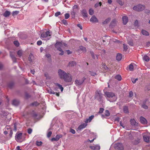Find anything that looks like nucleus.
<instances>
[{"mask_svg": "<svg viewBox=\"0 0 150 150\" xmlns=\"http://www.w3.org/2000/svg\"><path fill=\"white\" fill-rule=\"evenodd\" d=\"M90 74L92 76H94L96 74V73L93 71H90Z\"/></svg>", "mask_w": 150, "mask_h": 150, "instance_id": "6e6d98bb", "label": "nucleus"}, {"mask_svg": "<svg viewBox=\"0 0 150 150\" xmlns=\"http://www.w3.org/2000/svg\"><path fill=\"white\" fill-rule=\"evenodd\" d=\"M123 48L126 51L127 49V46L126 45L123 44Z\"/></svg>", "mask_w": 150, "mask_h": 150, "instance_id": "13d9d810", "label": "nucleus"}, {"mask_svg": "<svg viewBox=\"0 0 150 150\" xmlns=\"http://www.w3.org/2000/svg\"><path fill=\"white\" fill-rule=\"evenodd\" d=\"M133 96V93L132 91H130L129 92V97L130 98L132 97Z\"/></svg>", "mask_w": 150, "mask_h": 150, "instance_id": "3c124183", "label": "nucleus"}, {"mask_svg": "<svg viewBox=\"0 0 150 150\" xmlns=\"http://www.w3.org/2000/svg\"><path fill=\"white\" fill-rule=\"evenodd\" d=\"M104 110V109L103 108H100L99 111V112L100 113H102L103 112Z\"/></svg>", "mask_w": 150, "mask_h": 150, "instance_id": "69168bd1", "label": "nucleus"}, {"mask_svg": "<svg viewBox=\"0 0 150 150\" xmlns=\"http://www.w3.org/2000/svg\"><path fill=\"white\" fill-rule=\"evenodd\" d=\"M145 8V6L144 5L139 4L137 6H134L133 8V9L135 11H140L144 10Z\"/></svg>", "mask_w": 150, "mask_h": 150, "instance_id": "20e7f679", "label": "nucleus"}, {"mask_svg": "<svg viewBox=\"0 0 150 150\" xmlns=\"http://www.w3.org/2000/svg\"><path fill=\"white\" fill-rule=\"evenodd\" d=\"M42 42L41 41H38L37 42V44L38 45H41L42 44Z\"/></svg>", "mask_w": 150, "mask_h": 150, "instance_id": "680f3d73", "label": "nucleus"}, {"mask_svg": "<svg viewBox=\"0 0 150 150\" xmlns=\"http://www.w3.org/2000/svg\"><path fill=\"white\" fill-rule=\"evenodd\" d=\"M77 25V26L79 27L81 30H82V27L81 24H79Z\"/></svg>", "mask_w": 150, "mask_h": 150, "instance_id": "e2e57ef3", "label": "nucleus"}, {"mask_svg": "<svg viewBox=\"0 0 150 150\" xmlns=\"http://www.w3.org/2000/svg\"><path fill=\"white\" fill-rule=\"evenodd\" d=\"M90 21L92 23H97L98 21L97 18L95 16H93L90 19Z\"/></svg>", "mask_w": 150, "mask_h": 150, "instance_id": "2eb2a0df", "label": "nucleus"}, {"mask_svg": "<svg viewBox=\"0 0 150 150\" xmlns=\"http://www.w3.org/2000/svg\"><path fill=\"white\" fill-rule=\"evenodd\" d=\"M16 141L18 142H20L22 137V133H19L17 134L16 135Z\"/></svg>", "mask_w": 150, "mask_h": 150, "instance_id": "4468645a", "label": "nucleus"}, {"mask_svg": "<svg viewBox=\"0 0 150 150\" xmlns=\"http://www.w3.org/2000/svg\"><path fill=\"white\" fill-rule=\"evenodd\" d=\"M105 96L107 97V100L110 102L115 101L117 99V97L115 93L111 92H105Z\"/></svg>", "mask_w": 150, "mask_h": 150, "instance_id": "f03ea898", "label": "nucleus"}, {"mask_svg": "<svg viewBox=\"0 0 150 150\" xmlns=\"http://www.w3.org/2000/svg\"><path fill=\"white\" fill-rule=\"evenodd\" d=\"M42 143L40 141H37L36 142V144L37 146H39L42 145Z\"/></svg>", "mask_w": 150, "mask_h": 150, "instance_id": "7c9ffc66", "label": "nucleus"}, {"mask_svg": "<svg viewBox=\"0 0 150 150\" xmlns=\"http://www.w3.org/2000/svg\"><path fill=\"white\" fill-rule=\"evenodd\" d=\"M45 76L47 79H50V76L47 73H45Z\"/></svg>", "mask_w": 150, "mask_h": 150, "instance_id": "a18cd8bd", "label": "nucleus"}, {"mask_svg": "<svg viewBox=\"0 0 150 150\" xmlns=\"http://www.w3.org/2000/svg\"><path fill=\"white\" fill-rule=\"evenodd\" d=\"M48 91L49 93L50 94H55V92H54V91H53L51 90H48Z\"/></svg>", "mask_w": 150, "mask_h": 150, "instance_id": "09e8293b", "label": "nucleus"}, {"mask_svg": "<svg viewBox=\"0 0 150 150\" xmlns=\"http://www.w3.org/2000/svg\"><path fill=\"white\" fill-rule=\"evenodd\" d=\"M33 57V55L32 54H30L28 57V59L29 61L31 62L32 61V59Z\"/></svg>", "mask_w": 150, "mask_h": 150, "instance_id": "4c0bfd02", "label": "nucleus"}, {"mask_svg": "<svg viewBox=\"0 0 150 150\" xmlns=\"http://www.w3.org/2000/svg\"><path fill=\"white\" fill-rule=\"evenodd\" d=\"M33 105H35V106L38 105H39V103L37 102H35L32 104Z\"/></svg>", "mask_w": 150, "mask_h": 150, "instance_id": "338daca9", "label": "nucleus"}, {"mask_svg": "<svg viewBox=\"0 0 150 150\" xmlns=\"http://www.w3.org/2000/svg\"><path fill=\"white\" fill-rule=\"evenodd\" d=\"M81 13L83 17H87V13L86 10L83 9L81 11Z\"/></svg>", "mask_w": 150, "mask_h": 150, "instance_id": "6ab92c4d", "label": "nucleus"}, {"mask_svg": "<svg viewBox=\"0 0 150 150\" xmlns=\"http://www.w3.org/2000/svg\"><path fill=\"white\" fill-rule=\"evenodd\" d=\"M62 22L63 24L65 25H67V21L64 19H63L62 21Z\"/></svg>", "mask_w": 150, "mask_h": 150, "instance_id": "5fc2aeb1", "label": "nucleus"}, {"mask_svg": "<svg viewBox=\"0 0 150 150\" xmlns=\"http://www.w3.org/2000/svg\"><path fill=\"white\" fill-rule=\"evenodd\" d=\"M137 80V79H134V78H132L131 79L133 83H135Z\"/></svg>", "mask_w": 150, "mask_h": 150, "instance_id": "603ef678", "label": "nucleus"}, {"mask_svg": "<svg viewBox=\"0 0 150 150\" xmlns=\"http://www.w3.org/2000/svg\"><path fill=\"white\" fill-rule=\"evenodd\" d=\"M61 14V13L60 12H58L56 13L55 14V16L56 17H57L59 15Z\"/></svg>", "mask_w": 150, "mask_h": 150, "instance_id": "4d7b16f0", "label": "nucleus"}, {"mask_svg": "<svg viewBox=\"0 0 150 150\" xmlns=\"http://www.w3.org/2000/svg\"><path fill=\"white\" fill-rule=\"evenodd\" d=\"M89 14L91 15H92L94 13L93 10L91 8H90L89 11Z\"/></svg>", "mask_w": 150, "mask_h": 150, "instance_id": "58836bf2", "label": "nucleus"}, {"mask_svg": "<svg viewBox=\"0 0 150 150\" xmlns=\"http://www.w3.org/2000/svg\"><path fill=\"white\" fill-rule=\"evenodd\" d=\"M58 74L61 79H63L66 82H71L72 78L69 74H67L64 71L59 69L58 71Z\"/></svg>", "mask_w": 150, "mask_h": 150, "instance_id": "f257e3e1", "label": "nucleus"}, {"mask_svg": "<svg viewBox=\"0 0 150 150\" xmlns=\"http://www.w3.org/2000/svg\"><path fill=\"white\" fill-rule=\"evenodd\" d=\"M110 113L109 112L108 110H106L105 112V115L106 116H109Z\"/></svg>", "mask_w": 150, "mask_h": 150, "instance_id": "37998d69", "label": "nucleus"}, {"mask_svg": "<svg viewBox=\"0 0 150 150\" xmlns=\"http://www.w3.org/2000/svg\"><path fill=\"white\" fill-rule=\"evenodd\" d=\"M62 137L63 135L62 134H57L55 137L52 138L51 139V141L52 142L57 141L60 138Z\"/></svg>", "mask_w": 150, "mask_h": 150, "instance_id": "0eeeda50", "label": "nucleus"}, {"mask_svg": "<svg viewBox=\"0 0 150 150\" xmlns=\"http://www.w3.org/2000/svg\"><path fill=\"white\" fill-rule=\"evenodd\" d=\"M84 132H89L90 133V135L89 136V137H90L92 138L93 137V139L91 141L89 140L90 141V142H92L95 139L97 135L96 134L93 133V132H90L89 130H84Z\"/></svg>", "mask_w": 150, "mask_h": 150, "instance_id": "39448f33", "label": "nucleus"}, {"mask_svg": "<svg viewBox=\"0 0 150 150\" xmlns=\"http://www.w3.org/2000/svg\"><path fill=\"white\" fill-rule=\"evenodd\" d=\"M17 54L18 57H20L23 55V51L21 50H19Z\"/></svg>", "mask_w": 150, "mask_h": 150, "instance_id": "b1692460", "label": "nucleus"}, {"mask_svg": "<svg viewBox=\"0 0 150 150\" xmlns=\"http://www.w3.org/2000/svg\"><path fill=\"white\" fill-rule=\"evenodd\" d=\"M19 103V102L18 100H14L13 101L12 104L14 105H18Z\"/></svg>", "mask_w": 150, "mask_h": 150, "instance_id": "393cba45", "label": "nucleus"}, {"mask_svg": "<svg viewBox=\"0 0 150 150\" xmlns=\"http://www.w3.org/2000/svg\"><path fill=\"white\" fill-rule=\"evenodd\" d=\"M116 21L115 19L113 20L110 23V25L112 26H114L115 24Z\"/></svg>", "mask_w": 150, "mask_h": 150, "instance_id": "79ce46f5", "label": "nucleus"}, {"mask_svg": "<svg viewBox=\"0 0 150 150\" xmlns=\"http://www.w3.org/2000/svg\"><path fill=\"white\" fill-rule=\"evenodd\" d=\"M64 16L65 19H67L69 17L70 15L69 13H66L65 14Z\"/></svg>", "mask_w": 150, "mask_h": 150, "instance_id": "49530a36", "label": "nucleus"}, {"mask_svg": "<svg viewBox=\"0 0 150 150\" xmlns=\"http://www.w3.org/2000/svg\"><path fill=\"white\" fill-rule=\"evenodd\" d=\"M115 79L117 80L118 81H121L122 79L121 76L120 75H116L115 77Z\"/></svg>", "mask_w": 150, "mask_h": 150, "instance_id": "c756f323", "label": "nucleus"}, {"mask_svg": "<svg viewBox=\"0 0 150 150\" xmlns=\"http://www.w3.org/2000/svg\"><path fill=\"white\" fill-rule=\"evenodd\" d=\"M55 85L56 86H58L61 90V91L62 92L63 90V88L62 87V86L60 85V84L57 83H55Z\"/></svg>", "mask_w": 150, "mask_h": 150, "instance_id": "c85d7f7f", "label": "nucleus"}, {"mask_svg": "<svg viewBox=\"0 0 150 150\" xmlns=\"http://www.w3.org/2000/svg\"><path fill=\"white\" fill-rule=\"evenodd\" d=\"M55 47L57 48V50L61 52L59 54L60 55H63L64 53V51L61 48L62 47V43L60 42H57L55 44Z\"/></svg>", "mask_w": 150, "mask_h": 150, "instance_id": "7ed1b4c3", "label": "nucleus"}, {"mask_svg": "<svg viewBox=\"0 0 150 150\" xmlns=\"http://www.w3.org/2000/svg\"><path fill=\"white\" fill-rule=\"evenodd\" d=\"M128 43L130 45L132 46L133 45V42L132 41H128Z\"/></svg>", "mask_w": 150, "mask_h": 150, "instance_id": "774afa93", "label": "nucleus"}, {"mask_svg": "<svg viewBox=\"0 0 150 150\" xmlns=\"http://www.w3.org/2000/svg\"><path fill=\"white\" fill-rule=\"evenodd\" d=\"M122 57V54L120 53H118L116 57V59L118 61H120Z\"/></svg>", "mask_w": 150, "mask_h": 150, "instance_id": "412c9836", "label": "nucleus"}, {"mask_svg": "<svg viewBox=\"0 0 150 150\" xmlns=\"http://www.w3.org/2000/svg\"><path fill=\"white\" fill-rule=\"evenodd\" d=\"M140 122L143 124H146L147 123V121L146 120L142 117H140Z\"/></svg>", "mask_w": 150, "mask_h": 150, "instance_id": "a211bd4d", "label": "nucleus"}, {"mask_svg": "<svg viewBox=\"0 0 150 150\" xmlns=\"http://www.w3.org/2000/svg\"><path fill=\"white\" fill-rule=\"evenodd\" d=\"M142 107L145 109H147L148 108V106L145 104L143 105Z\"/></svg>", "mask_w": 150, "mask_h": 150, "instance_id": "052dcab7", "label": "nucleus"}, {"mask_svg": "<svg viewBox=\"0 0 150 150\" xmlns=\"http://www.w3.org/2000/svg\"><path fill=\"white\" fill-rule=\"evenodd\" d=\"M117 1L120 5L122 6L123 5V3L121 0H117Z\"/></svg>", "mask_w": 150, "mask_h": 150, "instance_id": "8fccbe9b", "label": "nucleus"}, {"mask_svg": "<svg viewBox=\"0 0 150 150\" xmlns=\"http://www.w3.org/2000/svg\"><path fill=\"white\" fill-rule=\"evenodd\" d=\"M76 64V62H75L71 61L69 62V66H74Z\"/></svg>", "mask_w": 150, "mask_h": 150, "instance_id": "f704fd0d", "label": "nucleus"}, {"mask_svg": "<svg viewBox=\"0 0 150 150\" xmlns=\"http://www.w3.org/2000/svg\"><path fill=\"white\" fill-rule=\"evenodd\" d=\"M10 14V12L8 11H6L4 14V16L5 17L8 16Z\"/></svg>", "mask_w": 150, "mask_h": 150, "instance_id": "a878e982", "label": "nucleus"}, {"mask_svg": "<svg viewBox=\"0 0 150 150\" xmlns=\"http://www.w3.org/2000/svg\"><path fill=\"white\" fill-rule=\"evenodd\" d=\"M13 43L14 45L17 47L19 46L20 44L19 42L17 40L14 41L13 42Z\"/></svg>", "mask_w": 150, "mask_h": 150, "instance_id": "c9c22d12", "label": "nucleus"}, {"mask_svg": "<svg viewBox=\"0 0 150 150\" xmlns=\"http://www.w3.org/2000/svg\"><path fill=\"white\" fill-rule=\"evenodd\" d=\"M70 132L71 133H72L73 134H75V132H75V130H74V129H71V128L70 129Z\"/></svg>", "mask_w": 150, "mask_h": 150, "instance_id": "864d4df0", "label": "nucleus"}, {"mask_svg": "<svg viewBox=\"0 0 150 150\" xmlns=\"http://www.w3.org/2000/svg\"><path fill=\"white\" fill-rule=\"evenodd\" d=\"M111 19L110 18H108L106 19L103 22L104 24H106L110 21Z\"/></svg>", "mask_w": 150, "mask_h": 150, "instance_id": "72a5a7b5", "label": "nucleus"}, {"mask_svg": "<svg viewBox=\"0 0 150 150\" xmlns=\"http://www.w3.org/2000/svg\"><path fill=\"white\" fill-rule=\"evenodd\" d=\"M76 12V11H74L73 10L71 12V14L73 16V17H75V13Z\"/></svg>", "mask_w": 150, "mask_h": 150, "instance_id": "c03bdc74", "label": "nucleus"}, {"mask_svg": "<svg viewBox=\"0 0 150 150\" xmlns=\"http://www.w3.org/2000/svg\"><path fill=\"white\" fill-rule=\"evenodd\" d=\"M91 54L92 55V57L94 59H98V57L96 55H94L93 52H91Z\"/></svg>", "mask_w": 150, "mask_h": 150, "instance_id": "e433bc0d", "label": "nucleus"}, {"mask_svg": "<svg viewBox=\"0 0 150 150\" xmlns=\"http://www.w3.org/2000/svg\"><path fill=\"white\" fill-rule=\"evenodd\" d=\"M10 55L13 62H16V59L15 56L12 55L11 53H10Z\"/></svg>", "mask_w": 150, "mask_h": 150, "instance_id": "2f4dec72", "label": "nucleus"}, {"mask_svg": "<svg viewBox=\"0 0 150 150\" xmlns=\"http://www.w3.org/2000/svg\"><path fill=\"white\" fill-rule=\"evenodd\" d=\"M113 146L115 149L118 150H123L124 149L123 145L120 143L114 144Z\"/></svg>", "mask_w": 150, "mask_h": 150, "instance_id": "423d86ee", "label": "nucleus"}, {"mask_svg": "<svg viewBox=\"0 0 150 150\" xmlns=\"http://www.w3.org/2000/svg\"><path fill=\"white\" fill-rule=\"evenodd\" d=\"M123 111L124 112L126 113H128V107L127 106H125L123 108Z\"/></svg>", "mask_w": 150, "mask_h": 150, "instance_id": "473e14b6", "label": "nucleus"}, {"mask_svg": "<svg viewBox=\"0 0 150 150\" xmlns=\"http://www.w3.org/2000/svg\"><path fill=\"white\" fill-rule=\"evenodd\" d=\"M19 11H13L12 12V15L13 16H16L19 13Z\"/></svg>", "mask_w": 150, "mask_h": 150, "instance_id": "a19ab883", "label": "nucleus"}, {"mask_svg": "<svg viewBox=\"0 0 150 150\" xmlns=\"http://www.w3.org/2000/svg\"><path fill=\"white\" fill-rule=\"evenodd\" d=\"M95 96L96 98H97L98 99H101L102 97V94L100 93V92L99 91L98 92V91H96Z\"/></svg>", "mask_w": 150, "mask_h": 150, "instance_id": "f8f14e48", "label": "nucleus"}, {"mask_svg": "<svg viewBox=\"0 0 150 150\" xmlns=\"http://www.w3.org/2000/svg\"><path fill=\"white\" fill-rule=\"evenodd\" d=\"M32 132V130L30 128L28 130V132L29 134H30Z\"/></svg>", "mask_w": 150, "mask_h": 150, "instance_id": "bf43d9fd", "label": "nucleus"}, {"mask_svg": "<svg viewBox=\"0 0 150 150\" xmlns=\"http://www.w3.org/2000/svg\"><path fill=\"white\" fill-rule=\"evenodd\" d=\"M131 124L133 125L134 126L137 125V122L134 119H131L130 120Z\"/></svg>", "mask_w": 150, "mask_h": 150, "instance_id": "4be33fe9", "label": "nucleus"}, {"mask_svg": "<svg viewBox=\"0 0 150 150\" xmlns=\"http://www.w3.org/2000/svg\"><path fill=\"white\" fill-rule=\"evenodd\" d=\"M87 125V123L86 122L82 123L77 128V131H81L82 129L85 128Z\"/></svg>", "mask_w": 150, "mask_h": 150, "instance_id": "1a4fd4ad", "label": "nucleus"}, {"mask_svg": "<svg viewBox=\"0 0 150 150\" xmlns=\"http://www.w3.org/2000/svg\"><path fill=\"white\" fill-rule=\"evenodd\" d=\"M79 51H82V52H85L86 51L85 47L82 46H80L79 47Z\"/></svg>", "mask_w": 150, "mask_h": 150, "instance_id": "bb28decb", "label": "nucleus"}, {"mask_svg": "<svg viewBox=\"0 0 150 150\" xmlns=\"http://www.w3.org/2000/svg\"><path fill=\"white\" fill-rule=\"evenodd\" d=\"M122 20L123 23L125 25L126 24L128 21V18L126 16H123L122 18Z\"/></svg>", "mask_w": 150, "mask_h": 150, "instance_id": "f3484780", "label": "nucleus"}, {"mask_svg": "<svg viewBox=\"0 0 150 150\" xmlns=\"http://www.w3.org/2000/svg\"><path fill=\"white\" fill-rule=\"evenodd\" d=\"M94 117V116L93 115H91V116H90L88 118L86 119L85 121V122L86 123H87H87L88 122H90L91 120Z\"/></svg>", "mask_w": 150, "mask_h": 150, "instance_id": "dca6fc26", "label": "nucleus"}, {"mask_svg": "<svg viewBox=\"0 0 150 150\" xmlns=\"http://www.w3.org/2000/svg\"><path fill=\"white\" fill-rule=\"evenodd\" d=\"M52 134V132L51 131H50L48 132L47 134V137L48 138L50 137L51 135Z\"/></svg>", "mask_w": 150, "mask_h": 150, "instance_id": "de8ad7c7", "label": "nucleus"}, {"mask_svg": "<svg viewBox=\"0 0 150 150\" xmlns=\"http://www.w3.org/2000/svg\"><path fill=\"white\" fill-rule=\"evenodd\" d=\"M143 59L146 62H148L149 60L150 59L148 56L145 55L143 57Z\"/></svg>", "mask_w": 150, "mask_h": 150, "instance_id": "5701e85b", "label": "nucleus"}, {"mask_svg": "<svg viewBox=\"0 0 150 150\" xmlns=\"http://www.w3.org/2000/svg\"><path fill=\"white\" fill-rule=\"evenodd\" d=\"M90 147L93 150H99L100 149V146L98 145H96L93 146H90Z\"/></svg>", "mask_w": 150, "mask_h": 150, "instance_id": "ddd939ff", "label": "nucleus"}, {"mask_svg": "<svg viewBox=\"0 0 150 150\" xmlns=\"http://www.w3.org/2000/svg\"><path fill=\"white\" fill-rule=\"evenodd\" d=\"M142 34L144 35H149V33L144 30H142Z\"/></svg>", "mask_w": 150, "mask_h": 150, "instance_id": "cd10ccee", "label": "nucleus"}, {"mask_svg": "<svg viewBox=\"0 0 150 150\" xmlns=\"http://www.w3.org/2000/svg\"><path fill=\"white\" fill-rule=\"evenodd\" d=\"M150 138V134H147L146 135L143 136V138L145 142H149V141Z\"/></svg>", "mask_w": 150, "mask_h": 150, "instance_id": "9b49d317", "label": "nucleus"}, {"mask_svg": "<svg viewBox=\"0 0 150 150\" xmlns=\"http://www.w3.org/2000/svg\"><path fill=\"white\" fill-rule=\"evenodd\" d=\"M50 32L47 31H46V32H43L42 33L41 35V37L42 38H46L48 36H50Z\"/></svg>", "mask_w": 150, "mask_h": 150, "instance_id": "6e6552de", "label": "nucleus"}, {"mask_svg": "<svg viewBox=\"0 0 150 150\" xmlns=\"http://www.w3.org/2000/svg\"><path fill=\"white\" fill-rule=\"evenodd\" d=\"M5 129L7 130H8L9 129H11V127L9 126H6L5 127Z\"/></svg>", "mask_w": 150, "mask_h": 150, "instance_id": "0e129e2a", "label": "nucleus"}, {"mask_svg": "<svg viewBox=\"0 0 150 150\" xmlns=\"http://www.w3.org/2000/svg\"><path fill=\"white\" fill-rule=\"evenodd\" d=\"M85 79V78L83 77L81 80H76L75 81V83L77 85H81L83 83Z\"/></svg>", "mask_w": 150, "mask_h": 150, "instance_id": "9d476101", "label": "nucleus"}, {"mask_svg": "<svg viewBox=\"0 0 150 150\" xmlns=\"http://www.w3.org/2000/svg\"><path fill=\"white\" fill-rule=\"evenodd\" d=\"M136 66V64L134 63H131L129 66V69L130 71L133 70L134 67Z\"/></svg>", "mask_w": 150, "mask_h": 150, "instance_id": "aec40b11", "label": "nucleus"}, {"mask_svg": "<svg viewBox=\"0 0 150 150\" xmlns=\"http://www.w3.org/2000/svg\"><path fill=\"white\" fill-rule=\"evenodd\" d=\"M73 10L77 11L78 10V6L76 5H74L73 7Z\"/></svg>", "mask_w": 150, "mask_h": 150, "instance_id": "ea45409f", "label": "nucleus"}]
</instances>
